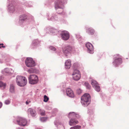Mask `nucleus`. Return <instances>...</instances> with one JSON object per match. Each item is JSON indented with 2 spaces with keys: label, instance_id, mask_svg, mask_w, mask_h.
Masks as SVG:
<instances>
[{
  "label": "nucleus",
  "instance_id": "1",
  "mask_svg": "<svg viewBox=\"0 0 129 129\" xmlns=\"http://www.w3.org/2000/svg\"><path fill=\"white\" fill-rule=\"evenodd\" d=\"M81 103L84 106H87L90 102L91 99L90 95L87 93L84 94L81 97Z\"/></svg>",
  "mask_w": 129,
  "mask_h": 129
},
{
  "label": "nucleus",
  "instance_id": "2",
  "mask_svg": "<svg viewBox=\"0 0 129 129\" xmlns=\"http://www.w3.org/2000/svg\"><path fill=\"white\" fill-rule=\"evenodd\" d=\"M16 82L17 84L20 87L24 86L26 84L27 82L25 77L19 76H17Z\"/></svg>",
  "mask_w": 129,
  "mask_h": 129
},
{
  "label": "nucleus",
  "instance_id": "3",
  "mask_svg": "<svg viewBox=\"0 0 129 129\" xmlns=\"http://www.w3.org/2000/svg\"><path fill=\"white\" fill-rule=\"evenodd\" d=\"M29 83L31 84H37L38 82V79L37 76L35 75H31L28 77Z\"/></svg>",
  "mask_w": 129,
  "mask_h": 129
},
{
  "label": "nucleus",
  "instance_id": "4",
  "mask_svg": "<svg viewBox=\"0 0 129 129\" xmlns=\"http://www.w3.org/2000/svg\"><path fill=\"white\" fill-rule=\"evenodd\" d=\"M62 0H56L55 3V7L56 9L58 8L62 9L63 8L64 4L66 3V0L62 1Z\"/></svg>",
  "mask_w": 129,
  "mask_h": 129
},
{
  "label": "nucleus",
  "instance_id": "5",
  "mask_svg": "<svg viewBox=\"0 0 129 129\" xmlns=\"http://www.w3.org/2000/svg\"><path fill=\"white\" fill-rule=\"evenodd\" d=\"M27 123L26 120L25 118L21 117H18L17 119L16 123L21 126H25Z\"/></svg>",
  "mask_w": 129,
  "mask_h": 129
},
{
  "label": "nucleus",
  "instance_id": "6",
  "mask_svg": "<svg viewBox=\"0 0 129 129\" xmlns=\"http://www.w3.org/2000/svg\"><path fill=\"white\" fill-rule=\"evenodd\" d=\"M25 63L27 66L29 67H33L35 65V62L31 58H27L25 60Z\"/></svg>",
  "mask_w": 129,
  "mask_h": 129
},
{
  "label": "nucleus",
  "instance_id": "7",
  "mask_svg": "<svg viewBox=\"0 0 129 129\" xmlns=\"http://www.w3.org/2000/svg\"><path fill=\"white\" fill-rule=\"evenodd\" d=\"M73 78L74 80L78 81L81 78V74L80 72L78 70H76L74 71L72 74Z\"/></svg>",
  "mask_w": 129,
  "mask_h": 129
},
{
  "label": "nucleus",
  "instance_id": "8",
  "mask_svg": "<svg viewBox=\"0 0 129 129\" xmlns=\"http://www.w3.org/2000/svg\"><path fill=\"white\" fill-rule=\"evenodd\" d=\"M10 2L8 6V8L9 12L11 13H13L15 11V8L13 4L14 2L12 0H8Z\"/></svg>",
  "mask_w": 129,
  "mask_h": 129
},
{
  "label": "nucleus",
  "instance_id": "9",
  "mask_svg": "<svg viewBox=\"0 0 129 129\" xmlns=\"http://www.w3.org/2000/svg\"><path fill=\"white\" fill-rule=\"evenodd\" d=\"M91 84L93 88L95 90L99 92L100 90V88L97 82L94 80H92L91 81Z\"/></svg>",
  "mask_w": 129,
  "mask_h": 129
},
{
  "label": "nucleus",
  "instance_id": "10",
  "mask_svg": "<svg viewBox=\"0 0 129 129\" xmlns=\"http://www.w3.org/2000/svg\"><path fill=\"white\" fill-rule=\"evenodd\" d=\"M61 35L62 39L63 40H67L69 38V34L67 31L64 30L62 31Z\"/></svg>",
  "mask_w": 129,
  "mask_h": 129
},
{
  "label": "nucleus",
  "instance_id": "11",
  "mask_svg": "<svg viewBox=\"0 0 129 129\" xmlns=\"http://www.w3.org/2000/svg\"><path fill=\"white\" fill-rule=\"evenodd\" d=\"M72 49V47L70 46H67L63 49V52L64 55L67 56L70 54Z\"/></svg>",
  "mask_w": 129,
  "mask_h": 129
},
{
  "label": "nucleus",
  "instance_id": "12",
  "mask_svg": "<svg viewBox=\"0 0 129 129\" xmlns=\"http://www.w3.org/2000/svg\"><path fill=\"white\" fill-rule=\"evenodd\" d=\"M86 47L87 48V51L88 53H93V47L92 45L89 42L87 43L85 45Z\"/></svg>",
  "mask_w": 129,
  "mask_h": 129
},
{
  "label": "nucleus",
  "instance_id": "13",
  "mask_svg": "<svg viewBox=\"0 0 129 129\" xmlns=\"http://www.w3.org/2000/svg\"><path fill=\"white\" fill-rule=\"evenodd\" d=\"M68 117L69 118L71 119H73L72 118L75 117L78 118L80 117V116L77 113H75L74 112H70L69 114Z\"/></svg>",
  "mask_w": 129,
  "mask_h": 129
},
{
  "label": "nucleus",
  "instance_id": "14",
  "mask_svg": "<svg viewBox=\"0 0 129 129\" xmlns=\"http://www.w3.org/2000/svg\"><path fill=\"white\" fill-rule=\"evenodd\" d=\"M67 94L68 96L73 98L74 96V94L73 91L70 88H67L66 90Z\"/></svg>",
  "mask_w": 129,
  "mask_h": 129
},
{
  "label": "nucleus",
  "instance_id": "15",
  "mask_svg": "<svg viewBox=\"0 0 129 129\" xmlns=\"http://www.w3.org/2000/svg\"><path fill=\"white\" fill-rule=\"evenodd\" d=\"M122 59L120 58H118L115 59L113 63L114 66H116L117 65L122 63Z\"/></svg>",
  "mask_w": 129,
  "mask_h": 129
},
{
  "label": "nucleus",
  "instance_id": "16",
  "mask_svg": "<svg viewBox=\"0 0 129 129\" xmlns=\"http://www.w3.org/2000/svg\"><path fill=\"white\" fill-rule=\"evenodd\" d=\"M78 121L74 119H71L69 121V124L70 126L74 125L78 123Z\"/></svg>",
  "mask_w": 129,
  "mask_h": 129
},
{
  "label": "nucleus",
  "instance_id": "17",
  "mask_svg": "<svg viewBox=\"0 0 129 129\" xmlns=\"http://www.w3.org/2000/svg\"><path fill=\"white\" fill-rule=\"evenodd\" d=\"M28 112L33 116H35L36 114V111L32 108H29L28 110Z\"/></svg>",
  "mask_w": 129,
  "mask_h": 129
},
{
  "label": "nucleus",
  "instance_id": "18",
  "mask_svg": "<svg viewBox=\"0 0 129 129\" xmlns=\"http://www.w3.org/2000/svg\"><path fill=\"white\" fill-rule=\"evenodd\" d=\"M71 60L68 59L65 62V67L66 69H69L71 66Z\"/></svg>",
  "mask_w": 129,
  "mask_h": 129
},
{
  "label": "nucleus",
  "instance_id": "19",
  "mask_svg": "<svg viewBox=\"0 0 129 129\" xmlns=\"http://www.w3.org/2000/svg\"><path fill=\"white\" fill-rule=\"evenodd\" d=\"M27 18L26 16L25 15H21L19 18V22L20 24H22L25 21Z\"/></svg>",
  "mask_w": 129,
  "mask_h": 129
},
{
  "label": "nucleus",
  "instance_id": "20",
  "mask_svg": "<svg viewBox=\"0 0 129 129\" xmlns=\"http://www.w3.org/2000/svg\"><path fill=\"white\" fill-rule=\"evenodd\" d=\"M10 91L12 93H14L15 92V87L13 84H11L10 85Z\"/></svg>",
  "mask_w": 129,
  "mask_h": 129
},
{
  "label": "nucleus",
  "instance_id": "21",
  "mask_svg": "<svg viewBox=\"0 0 129 129\" xmlns=\"http://www.w3.org/2000/svg\"><path fill=\"white\" fill-rule=\"evenodd\" d=\"M87 32L92 35L94 33V30L92 28H89L87 30Z\"/></svg>",
  "mask_w": 129,
  "mask_h": 129
},
{
  "label": "nucleus",
  "instance_id": "22",
  "mask_svg": "<svg viewBox=\"0 0 129 129\" xmlns=\"http://www.w3.org/2000/svg\"><path fill=\"white\" fill-rule=\"evenodd\" d=\"M49 29L50 30V33L52 34H54L56 31V30L55 29H54L52 28H47L46 29V31H47V30H49Z\"/></svg>",
  "mask_w": 129,
  "mask_h": 129
},
{
  "label": "nucleus",
  "instance_id": "23",
  "mask_svg": "<svg viewBox=\"0 0 129 129\" xmlns=\"http://www.w3.org/2000/svg\"><path fill=\"white\" fill-rule=\"evenodd\" d=\"M27 72L29 74H31L34 73L35 72V71L34 69L31 68L29 69L27 71Z\"/></svg>",
  "mask_w": 129,
  "mask_h": 129
},
{
  "label": "nucleus",
  "instance_id": "24",
  "mask_svg": "<svg viewBox=\"0 0 129 129\" xmlns=\"http://www.w3.org/2000/svg\"><path fill=\"white\" fill-rule=\"evenodd\" d=\"M5 83H4L2 82H0V87H3V88H5L6 86Z\"/></svg>",
  "mask_w": 129,
  "mask_h": 129
},
{
  "label": "nucleus",
  "instance_id": "25",
  "mask_svg": "<svg viewBox=\"0 0 129 129\" xmlns=\"http://www.w3.org/2000/svg\"><path fill=\"white\" fill-rule=\"evenodd\" d=\"M81 126L79 125H76L71 127L70 129H80Z\"/></svg>",
  "mask_w": 129,
  "mask_h": 129
},
{
  "label": "nucleus",
  "instance_id": "26",
  "mask_svg": "<svg viewBox=\"0 0 129 129\" xmlns=\"http://www.w3.org/2000/svg\"><path fill=\"white\" fill-rule=\"evenodd\" d=\"M3 59V60H5L6 62H9V59L7 57L3 56L2 57Z\"/></svg>",
  "mask_w": 129,
  "mask_h": 129
},
{
  "label": "nucleus",
  "instance_id": "27",
  "mask_svg": "<svg viewBox=\"0 0 129 129\" xmlns=\"http://www.w3.org/2000/svg\"><path fill=\"white\" fill-rule=\"evenodd\" d=\"M40 113L41 115L43 116L45 114V111L44 110L41 109L40 110Z\"/></svg>",
  "mask_w": 129,
  "mask_h": 129
},
{
  "label": "nucleus",
  "instance_id": "28",
  "mask_svg": "<svg viewBox=\"0 0 129 129\" xmlns=\"http://www.w3.org/2000/svg\"><path fill=\"white\" fill-rule=\"evenodd\" d=\"M47 119V117H43L40 118V120L42 122H44L46 121Z\"/></svg>",
  "mask_w": 129,
  "mask_h": 129
},
{
  "label": "nucleus",
  "instance_id": "29",
  "mask_svg": "<svg viewBox=\"0 0 129 129\" xmlns=\"http://www.w3.org/2000/svg\"><path fill=\"white\" fill-rule=\"evenodd\" d=\"M44 101L45 102H47L49 100L48 98L45 95L44 96Z\"/></svg>",
  "mask_w": 129,
  "mask_h": 129
},
{
  "label": "nucleus",
  "instance_id": "30",
  "mask_svg": "<svg viewBox=\"0 0 129 129\" xmlns=\"http://www.w3.org/2000/svg\"><path fill=\"white\" fill-rule=\"evenodd\" d=\"M85 85L86 86V88L88 89H90V86L89 85L88 83L87 82H86L85 83Z\"/></svg>",
  "mask_w": 129,
  "mask_h": 129
},
{
  "label": "nucleus",
  "instance_id": "31",
  "mask_svg": "<svg viewBox=\"0 0 129 129\" xmlns=\"http://www.w3.org/2000/svg\"><path fill=\"white\" fill-rule=\"evenodd\" d=\"M33 43L34 45H36L37 44L39 43V41L37 40H35L33 41Z\"/></svg>",
  "mask_w": 129,
  "mask_h": 129
},
{
  "label": "nucleus",
  "instance_id": "32",
  "mask_svg": "<svg viewBox=\"0 0 129 129\" xmlns=\"http://www.w3.org/2000/svg\"><path fill=\"white\" fill-rule=\"evenodd\" d=\"M57 17H56V16L55 17V18L53 16L50 19L52 21H54L55 20H57Z\"/></svg>",
  "mask_w": 129,
  "mask_h": 129
},
{
  "label": "nucleus",
  "instance_id": "33",
  "mask_svg": "<svg viewBox=\"0 0 129 129\" xmlns=\"http://www.w3.org/2000/svg\"><path fill=\"white\" fill-rule=\"evenodd\" d=\"M49 49L53 51H55L56 50V49L53 46H51L49 47Z\"/></svg>",
  "mask_w": 129,
  "mask_h": 129
},
{
  "label": "nucleus",
  "instance_id": "34",
  "mask_svg": "<svg viewBox=\"0 0 129 129\" xmlns=\"http://www.w3.org/2000/svg\"><path fill=\"white\" fill-rule=\"evenodd\" d=\"M10 101L9 100H6L5 102V104L6 105L9 104L10 103Z\"/></svg>",
  "mask_w": 129,
  "mask_h": 129
},
{
  "label": "nucleus",
  "instance_id": "35",
  "mask_svg": "<svg viewBox=\"0 0 129 129\" xmlns=\"http://www.w3.org/2000/svg\"><path fill=\"white\" fill-rule=\"evenodd\" d=\"M82 92V90L80 89H77V92L78 94H80Z\"/></svg>",
  "mask_w": 129,
  "mask_h": 129
},
{
  "label": "nucleus",
  "instance_id": "36",
  "mask_svg": "<svg viewBox=\"0 0 129 129\" xmlns=\"http://www.w3.org/2000/svg\"><path fill=\"white\" fill-rule=\"evenodd\" d=\"M2 103L0 102V108H1L2 106Z\"/></svg>",
  "mask_w": 129,
  "mask_h": 129
},
{
  "label": "nucleus",
  "instance_id": "37",
  "mask_svg": "<svg viewBox=\"0 0 129 129\" xmlns=\"http://www.w3.org/2000/svg\"><path fill=\"white\" fill-rule=\"evenodd\" d=\"M2 47H3V48H5V46H0V48H1Z\"/></svg>",
  "mask_w": 129,
  "mask_h": 129
},
{
  "label": "nucleus",
  "instance_id": "38",
  "mask_svg": "<svg viewBox=\"0 0 129 129\" xmlns=\"http://www.w3.org/2000/svg\"><path fill=\"white\" fill-rule=\"evenodd\" d=\"M25 103H26V105H27V104H28V103H29V102H28V101H26V102Z\"/></svg>",
  "mask_w": 129,
  "mask_h": 129
},
{
  "label": "nucleus",
  "instance_id": "39",
  "mask_svg": "<svg viewBox=\"0 0 129 129\" xmlns=\"http://www.w3.org/2000/svg\"><path fill=\"white\" fill-rule=\"evenodd\" d=\"M8 69H7V68H6V69H5V72H6L7 73H8V72H6V70H8Z\"/></svg>",
  "mask_w": 129,
  "mask_h": 129
},
{
  "label": "nucleus",
  "instance_id": "40",
  "mask_svg": "<svg viewBox=\"0 0 129 129\" xmlns=\"http://www.w3.org/2000/svg\"><path fill=\"white\" fill-rule=\"evenodd\" d=\"M4 44L3 43H0V46L2 45V46H3Z\"/></svg>",
  "mask_w": 129,
  "mask_h": 129
},
{
  "label": "nucleus",
  "instance_id": "41",
  "mask_svg": "<svg viewBox=\"0 0 129 129\" xmlns=\"http://www.w3.org/2000/svg\"><path fill=\"white\" fill-rule=\"evenodd\" d=\"M50 109H51V108H49V109H48V110H50Z\"/></svg>",
  "mask_w": 129,
  "mask_h": 129
},
{
  "label": "nucleus",
  "instance_id": "42",
  "mask_svg": "<svg viewBox=\"0 0 129 129\" xmlns=\"http://www.w3.org/2000/svg\"><path fill=\"white\" fill-rule=\"evenodd\" d=\"M18 129H23V128H18Z\"/></svg>",
  "mask_w": 129,
  "mask_h": 129
},
{
  "label": "nucleus",
  "instance_id": "43",
  "mask_svg": "<svg viewBox=\"0 0 129 129\" xmlns=\"http://www.w3.org/2000/svg\"><path fill=\"white\" fill-rule=\"evenodd\" d=\"M0 63H2V62H1V60H0Z\"/></svg>",
  "mask_w": 129,
  "mask_h": 129
},
{
  "label": "nucleus",
  "instance_id": "44",
  "mask_svg": "<svg viewBox=\"0 0 129 129\" xmlns=\"http://www.w3.org/2000/svg\"><path fill=\"white\" fill-rule=\"evenodd\" d=\"M119 55V54H117V55L118 56Z\"/></svg>",
  "mask_w": 129,
  "mask_h": 129
}]
</instances>
